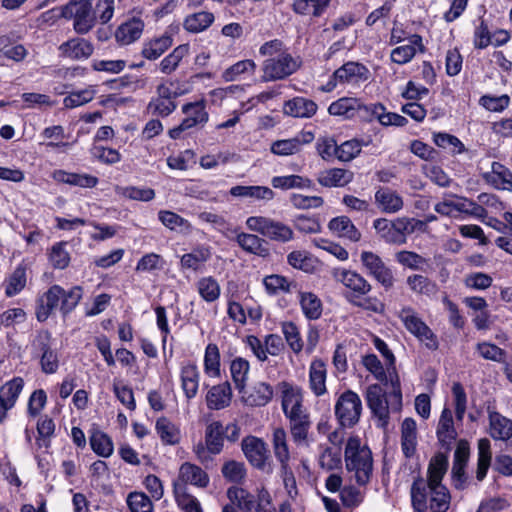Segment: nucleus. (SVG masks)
<instances>
[{"instance_id":"obj_27","label":"nucleus","mask_w":512,"mask_h":512,"mask_svg":"<svg viewBox=\"0 0 512 512\" xmlns=\"http://www.w3.org/2000/svg\"><path fill=\"white\" fill-rule=\"evenodd\" d=\"M483 178L498 190L512 192V172L499 162H493L491 171L484 173Z\"/></svg>"},{"instance_id":"obj_29","label":"nucleus","mask_w":512,"mask_h":512,"mask_svg":"<svg viewBox=\"0 0 512 512\" xmlns=\"http://www.w3.org/2000/svg\"><path fill=\"white\" fill-rule=\"evenodd\" d=\"M375 203L384 213L393 214L399 212L403 206V198L388 187H380L375 193Z\"/></svg>"},{"instance_id":"obj_62","label":"nucleus","mask_w":512,"mask_h":512,"mask_svg":"<svg viewBox=\"0 0 512 512\" xmlns=\"http://www.w3.org/2000/svg\"><path fill=\"white\" fill-rule=\"evenodd\" d=\"M175 500L178 507L184 512H200L201 505L196 497L187 492V487L176 486L174 489Z\"/></svg>"},{"instance_id":"obj_17","label":"nucleus","mask_w":512,"mask_h":512,"mask_svg":"<svg viewBox=\"0 0 512 512\" xmlns=\"http://www.w3.org/2000/svg\"><path fill=\"white\" fill-rule=\"evenodd\" d=\"M369 77V69L359 62L349 61L335 70V79L339 80L340 84L358 85L367 81Z\"/></svg>"},{"instance_id":"obj_53","label":"nucleus","mask_w":512,"mask_h":512,"mask_svg":"<svg viewBox=\"0 0 512 512\" xmlns=\"http://www.w3.org/2000/svg\"><path fill=\"white\" fill-rule=\"evenodd\" d=\"M91 449L99 456L107 458L113 454L112 439L100 430H93L89 437Z\"/></svg>"},{"instance_id":"obj_28","label":"nucleus","mask_w":512,"mask_h":512,"mask_svg":"<svg viewBox=\"0 0 512 512\" xmlns=\"http://www.w3.org/2000/svg\"><path fill=\"white\" fill-rule=\"evenodd\" d=\"M229 194L234 198L249 199L253 201H270L275 196L272 189L267 186L259 185H236L230 188Z\"/></svg>"},{"instance_id":"obj_21","label":"nucleus","mask_w":512,"mask_h":512,"mask_svg":"<svg viewBox=\"0 0 512 512\" xmlns=\"http://www.w3.org/2000/svg\"><path fill=\"white\" fill-rule=\"evenodd\" d=\"M181 389L187 400L196 397L200 383V372L195 363H184L180 368Z\"/></svg>"},{"instance_id":"obj_18","label":"nucleus","mask_w":512,"mask_h":512,"mask_svg":"<svg viewBox=\"0 0 512 512\" xmlns=\"http://www.w3.org/2000/svg\"><path fill=\"white\" fill-rule=\"evenodd\" d=\"M144 21L140 16H133L120 24L115 30V40L119 45H130L137 41L144 30Z\"/></svg>"},{"instance_id":"obj_23","label":"nucleus","mask_w":512,"mask_h":512,"mask_svg":"<svg viewBox=\"0 0 512 512\" xmlns=\"http://www.w3.org/2000/svg\"><path fill=\"white\" fill-rule=\"evenodd\" d=\"M232 388L228 381L212 386L206 394V404L210 410L228 407L232 400Z\"/></svg>"},{"instance_id":"obj_12","label":"nucleus","mask_w":512,"mask_h":512,"mask_svg":"<svg viewBox=\"0 0 512 512\" xmlns=\"http://www.w3.org/2000/svg\"><path fill=\"white\" fill-rule=\"evenodd\" d=\"M332 275L337 282L341 283L349 290V293L346 294L348 301L349 298L360 299L367 295L372 289L371 284L355 271L337 268L333 270Z\"/></svg>"},{"instance_id":"obj_13","label":"nucleus","mask_w":512,"mask_h":512,"mask_svg":"<svg viewBox=\"0 0 512 512\" xmlns=\"http://www.w3.org/2000/svg\"><path fill=\"white\" fill-rule=\"evenodd\" d=\"M360 260L367 273L386 290L393 287L395 281L393 273L377 254L371 251H363Z\"/></svg>"},{"instance_id":"obj_26","label":"nucleus","mask_w":512,"mask_h":512,"mask_svg":"<svg viewBox=\"0 0 512 512\" xmlns=\"http://www.w3.org/2000/svg\"><path fill=\"white\" fill-rule=\"evenodd\" d=\"M52 178L58 183L80 188H94L99 183L98 178L91 174L67 172L62 169L55 170L52 173Z\"/></svg>"},{"instance_id":"obj_63","label":"nucleus","mask_w":512,"mask_h":512,"mask_svg":"<svg viewBox=\"0 0 512 512\" xmlns=\"http://www.w3.org/2000/svg\"><path fill=\"white\" fill-rule=\"evenodd\" d=\"M256 67V63L253 60H241L227 68L223 72L222 77L226 82H232L237 80L241 75H253Z\"/></svg>"},{"instance_id":"obj_20","label":"nucleus","mask_w":512,"mask_h":512,"mask_svg":"<svg viewBox=\"0 0 512 512\" xmlns=\"http://www.w3.org/2000/svg\"><path fill=\"white\" fill-rule=\"evenodd\" d=\"M243 402L252 407L267 405L273 398V387L266 382H256L249 390L245 388L244 393H239Z\"/></svg>"},{"instance_id":"obj_31","label":"nucleus","mask_w":512,"mask_h":512,"mask_svg":"<svg viewBox=\"0 0 512 512\" xmlns=\"http://www.w3.org/2000/svg\"><path fill=\"white\" fill-rule=\"evenodd\" d=\"M284 113L296 118H310L317 112V104L305 97H294L284 104Z\"/></svg>"},{"instance_id":"obj_6","label":"nucleus","mask_w":512,"mask_h":512,"mask_svg":"<svg viewBox=\"0 0 512 512\" xmlns=\"http://www.w3.org/2000/svg\"><path fill=\"white\" fill-rule=\"evenodd\" d=\"M246 227L270 240L288 242L294 237L293 230L288 225L264 216H250L246 219Z\"/></svg>"},{"instance_id":"obj_3","label":"nucleus","mask_w":512,"mask_h":512,"mask_svg":"<svg viewBox=\"0 0 512 512\" xmlns=\"http://www.w3.org/2000/svg\"><path fill=\"white\" fill-rule=\"evenodd\" d=\"M412 506L417 512H446L450 506V493L444 485L427 487L423 478L414 480L411 486Z\"/></svg>"},{"instance_id":"obj_10","label":"nucleus","mask_w":512,"mask_h":512,"mask_svg":"<svg viewBox=\"0 0 512 512\" xmlns=\"http://www.w3.org/2000/svg\"><path fill=\"white\" fill-rule=\"evenodd\" d=\"M182 112L185 118L178 126L169 130V136L172 139L181 138L184 131L196 126H204L209 120L204 99L184 104Z\"/></svg>"},{"instance_id":"obj_37","label":"nucleus","mask_w":512,"mask_h":512,"mask_svg":"<svg viewBox=\"0 0 512 512\" xmlns=\"http://www.w3.org/2000/svg\"><path fill=\"white\" fill-rule=\"evenodd\" d=\"M235 240L244 251L250 254L260 257H266L269 254L265 240L255 234L241 232L237 234Z\"/></svg>"},{"instance_id":"obj_56","label":"nucleus","mask_w":512,"mask_h":512,"mask_svg":"<svg viewBox=\"0 0 512 512\" xmlns=\"http://www.w3.org/2000/svg\"><path fill=\"white\" fill-rule=\"evenodd\" d=\"M393 222L396 227L401 244L406 243L408 235L414 233L415 231L425 230V222H422V220H418L415 218L398 217L395 220H393Z\"/></svg>"},{"instance_id":"obj_16","label":"nucleus","mask_w":512,"mask_h":512,"mask_svg":"<svg viewBox=\"0 0 512 512\" xmlns=\"http://www.w3.org/2000/svg\"><path fill=\"white\" fill-rule=\"evenodd\" d=\"M436 436L439 444L446 449H450L458 437L452 410L444 407L441 411L436 427Z\"/></svg>"},{"instance_id":"obj_54","label":"nucleus","mask_w":512,"mask_h":512,"mask_svg":"<svg viewBox=\"0 0 512 512\" xmlns=\"http://www.w3.org/2000/svg\"><path fill=\"white\" fill-rule=\"evenodd\" d=\"M159 221L168 229L182 233H189L192 230L191 223L175 212L161 210L158 212Z\"/></svg>"},{"instance_id":"obj_36","label":"nucleus","mask_w":512,"mask_h":512,"mask_svg":"<svg viewBox=\"0 0 512 512\" xmlns=\"http://www.w3.org/2000/svg\"><path fill=\"white\" fill-rule=\"evenodd\" d=\"M287 262L294 269L314 273L319 268V260L304 250H294L287 255Z\"/></svg>"},{"instance_id":"obj_8","label":"nucleus","mask_w":512,"mask_h":512,"mask_svg":"<svg viewBox=\"0 0 512 512\" xmlns=\"http://www.w3.org/2000/svg\"><path fill=\"white\" fill-rule=\"evenodd\" d=\"M300 64L288 51L281 52L276 57L267 58L263 62L262 81L283 80L295 73Z\"/></svg>"},{"instance_id":"obj_9","label":"nucleus","mask_w":512,"mask_h":512,"mask_svg":"<svg viewBox=\"0 0 512 512\" xmlns=\"http://www.w3.org/2000/svg\"><path fill=\"white\" fill-rule=\"evenodd\" d=\"M281 398V408L287 419L308 415L304 407L303 389L295 384L282 381L277 385Z\"/></svg>"},{"instance_id":"obj_42","label":"nucleus","mask_w":512,"mask_h":512,"mask_svg":"<svg viewBox=\"0 0 512 512\" xmlns=\"http://www.w3.org/2000/svg\"><path fill=\"white\" fill-rule=\"evenodd\" d=\"M172 46V38L168 35L144 42L142 56L148 60H156Z\"/></svg>"},{"instance_id":"obj_32","label":"nucleus","mask_w":512,"mask_h":512,"mask_svg":"<svg viewBox=\"0 0 512 512\" xmlns=\"http://www.w3.org/2000/svg\"><path fill=\"white\" fill-rule=\"evenodd\" d=\"M327 370L321 359H313L309 366V388L317 397L327 392L326 388Z\"/></svg>"},{"instance_id":"obj_4","label":"nucleus","mask_w":512,"mask_h":512,"mask_svg":"<svg viewBox=\"0 0 512 512\" xmlns=\"http://www.w3.org/2000/svg\"><path fill=\"white\" fill-rule=\"evenodd\" d=\"M32 355L38 359L41 371L46 374H55L59 369V355L52 348L51 333L47 330L37 332L31 342Z\"/></svg>"},{"instance_id":"obj_46","label":"nucleus","mask_w":512,"mask_h":512,"mask_svg":"<svg viewBox=\"0 0 512 512\" xmlns=\"http://www.w3.org/2000/svg\"><path fill=\"white\" fill-rule=\"evenodd\" d=\"M289 420L290 433L296 445L302 446L308 444V433L311 427L309 414L301 417L291 418Z\"/></svg>"},{"instance_id":"obj_61","label":"nucleus","mask_w":512,"mask_h":512,"mask_svg":"<svg viewBox=\"0 0 512 512\" xmlns=\"http://www.w3.org/2000/svg\"><path fill=\"white\" fill-rule=\"evenodd\" d=\"M373 227L381 239L389 244L402 245L393 221L378 218L373 222Z\"/></svg>"},{"instance_id":"obj_52","label":"nucleus","mask_w":512,"mask_h":512,"mask_svg":"<svg viewBox=\"0 0 512 512\" xmlns=\"http://www.w3.org/2000/svg\"><path fill=\"white\" fill-rule=\"evenodd\" d=\"M196 289L200 297L208 303L217 301L221 294L220 285L212 276L200 278L196 282Z\"/></svg>"},{"instance_id":"obj_33","label":"nucleus","mask_w":512,"mask_h":512,"mask_svg":"<svg viewBox=\"0 0 512 512\" xmlns=\"http://www.w3.org/2000/svg\"><path fill=\"white\" fill-rule=\"evenodd\" d=\"M298 302L306 319L317 320L321 317L323 304L314 292L298 290Z\"/></svg>"},{"instance_id":"obj_59","label":"nucleus","mask_w":512,"mask_h":512,"mask_svg":"<svg viewBox=\"0 0 512 512\" xmlns=\"http://www.w3.org/2000/svg\"><path fill=\"white\" fill-rule=\"evenodd\" d=\"M26 282V268L19 265L4 282L6 296L13 297L19 294L25 288Z\"/></svg>"},{"instance_id":"obj_58","label":"nucleus","mask_w":512,"mask_h":512,"mask_svg":"<svg viewBox=\"0 0 512 512\" xmlns=\"http://www.w3.org/2000/svg\"><path fill=\"white\" fill-rule=\"evenodd\" d=\"M224 427L220 422L211 423L206 430L205 443L212 454H218L223 448Z\"/></svg>"},{"instance_id":"obj_48","label":"nucleus","mask_w":512,"mask_h":512,"mask_svg":"<svg viewBox=\"0 0 512 512\" xmlns=\"http://www.w3.org/2000/svg\"><path fill=\"white\" fill-rule=\"evenodd\" d=\"M227 496L231 502L237 504L243 512H259L255 497L243 488L230 487Z\"/></svg>"},{"instance_id":"obj_7","label":"nucleus","mask_w":512,"mask_h":512,"mask_svg":"<svg viewBox=\"0 0 512 512\" xmlns=\"http://www.w3.org/2000/svg\"><path fill=\"white\" fill-rule=\"evenodd\" d=\"M362 409L359 395L352 390H346L335 403V416L342 428H351L359 422Z\"/></svg>"},{"instance_id":"obj_57","label":"nucleus","mask_w":512,"mask_h":512,"mask_svg":"<svg viewBox=\"0 0 512 512\" xmlns=\"http://www.w3.org/2000/svg\"><path fill=\"white\" fill-rule=\"evenodd\" d=\"M281 332L289 348L295 354H299L304 348V341L298 326L292 321H285L281 323Z\"/></svg>"},{"instance_id":"obj_1","label":"nucleus","mask_w":512,"mask_h":512,"mask_svg":"<svg viewBox=\"0 0 512 512\" xmlns=\"http://www.w3.org/2000/svg\"><path fill=\"white\" fill-rule=\"evenodd\" d=\"M391 391L385 393L379 384H371L366 388L365 400L373 416L377 419V426L386 428L389 423L390 412H399L402 408V392L400 379L397 374L389 371Z\"/></svg>"},{"instance_id":"obj_47","label":"nucleus","mask_w":512,"mask_h":512,"mask_svg":"<svg viewBox=\"0 0 512 512\" xmlns=\"http://www.w3.org/2000/svg\"><path fill=\"white\" fill-rule=\"evenodd\" d=\"M189 54V45L181 44L175 47L171 53L165 56L159 63V70L166 75L172 74L179 64Z\"/></svg>"},{"instance_id":"obj_38","label":"nucleus","mask_w":512,"mask_h":512,"mask_svg":"<svg viewBox=\"0 0 512 512\" xmlns=\"http://www.w3.org/2000/svg\"><path fill=\"white\" fill-rule=\"evenodd\" d=\"M360 108V98L341 97L332 102L328 107V113L332 116H341L346 119L354 118Z\"/></svg>"},{"instance_id":"obj_22","label":"nucleus","mask_w":512,"mask_h":512,"mask_svg":"<svg viewBox=\"0 0 512 512\" xmlns=\"http://www.w3.org/2000/svg\"><path fill=\"white\" fill-rule=\"evenodd\" d=\"M242 450L248 461L257 468H263L267 459V447L263 440L249 436L242 441Z\"/></svg>"},{"instance_id":"obj_44","label":"nucleus","mask_w":512,"mask_h":512,"mask_svg":"<svg viewBox=\"0 0 512 512\" xmlns=\"http://www.w3.org/2000/svg\"><path fill=\"white\" fill-rule=\"evenodd\" d=\"M271 441L276 459L281 465L289 464L290 451L285 429L282 427L274 428Z\"/></svg>"},{"instance_id":"obj_5","label":"nucleus","mask_w":512,"mask_h":512,"mask_svg":"<svg viewBox=\"0 0 512 512\" xmlns=\"http://www.w3.org/2000/svg\"><path fill=\"white\" fill-rule=\"evenodd\" d=\"M94 0H70L62 9V15L73 21L77 34H87L95 27Z\"/></svg>"},{"instance_id":"obj_64","label":"nucleus","mask_w":512,"mask_h":512,"mask_svg":"<svg viewBox=\"0 0 512 512\" xmlns=\"http://www.w3.org/2000/svg\"><path fill=\"white\" fill-rule=\"evenodd\" d=\"M93 9L95 24L105 25L114 17L116 9L115 0H94Z\"/></svg>"},{"instance_id":"obj_40","label":"nucleus","mask_w":512,"mask_h":512,"mask_svg":"<svg viewBox=\"0 0 512 512\" xmlns=\"http://www.w3.org/2000/svg\"><path fill=\"white\" fill-rule=\"evenodd\" d=\"M250 364L242 357H236L231 361L230 374L238 393H244L248 381Z\"/></svg>"},{"instance_id":"obj_49","label":"nucleus","mask_w":512,"mask_h":512,"mask_svg":"<svg viewBox=\"0 0 512 512\" xmlns=\"http://www.w3.org/2000/svg\"><path fill=\"white\" fill-rule=\"evenodd\" d=\"M263 284L268 294L291 293L296 291L297 283L289 281L286 277L278 274L266 276Z\"/></svg>"},{"instance_id":"obj_34","label":"nucleus","mask_w":512,"mask_h":512,"mask_svg":"<svg viewBox=\"0 0 512 512\" xmlns=\"http://www.w3.org/2000/svg\"><path fill=\"white\" fill-rule=\"evenodd\" d=\"M211 247L198 245L191 252L184 254L180 259V266L185 270L198 271L211 258Z\"/></svg>"},{"instance_id":"obj_45","label":"nucleus","mask_w":512,"mask_h":512,"mask_svg":"<svg viewBox=\"0 0 512 512\" xmlns=\"http://www.w3.org/2000/svg\"><path fill=\"white\" fill-rule=\"evenodd\" d=\"M271 185L276 189L289 190V189H310L313 187V182L307 177L301 175H285L275 176L271 179Z\"/></svg>"},{"instance_id":"obj_39","label":"nucleus","mask_w":512,"mask_h":512,"mask_svg":"<svg viewBox=\"0 0 512 512\" xmlns=\"http://www.w3.org/2000/svg\"><path fill=\"white\" fill-rule=\"evenodd\" d=\"M329 229L338 237L347 238L350 241L357 242L361 238V233L346 216H340L330 220Z\"/></svg>"},{"instance_id":"obj_14","label":"nucleus","mask_w":512,"mask_h":512,"mask_svg":"<svg viewBox=\"0 0 512 512\" xmlns=\"http://www.w3.org/2000/svg\"><path fill=\"white\" fill-rule=\"evenodd\" d=\"M210 482L209 475L201 467L190 462H184L178 472L177 480L173 483L176 486L186 487L188 484L197 488H205Z\"/></svg>"},{"instance_id":"obj_30","label":"nucleus","mask_w":512,"mask_h":512,"mask_svg":"<svg viewBox=\"0 0 512 512\" xmlns=\"http://www.w3.org/2000/svg\"><path fill=\"white\" fill-rule=\"evenodd\" d=\"M489 435L494 440L507 441L512 438V420L497 411H488Z\"/></svg>"},{"instance_id":"obj_35","label":"nucleus","mask_w":512,"mask_h":512,"mask_svg":"<svg viewBox=\"0 0 512 512\" xmlns=\"http://www.w3.org/2000/svg\"><path fill=\"white\" fill-rule=\"evenodd\" d=\"M417 447V424L413 418H405L401 425V449L406 458L412 457Z\"/></svg>"},{"instance_id":"obj_43","label":"nucleus","mask_w":512,"mask_h":512,"mask_svg":"<svg viewBox=\"0 0 512 512\" xmlns=\"http://www.w3.org/2000/svg\"><path fill=\"white\" fill-rule=\"evenodd\" d=\"M448 468V458L442 453L436 454L430 460L428 466L427 487L442 485V479Z\"/></svg>"},{"instance_id":"obj_11","label":"nucleus","mask_w":512,"mask_h":512,"mask_svg":"<svg viewBox=\"0 0 512 512\" xmlns=\"http://www.w3.org/2000/svg\"><path fill=\"white\" fill-rule=\"evenodd\" d=\"M398 317L405 328L421 342H424L428 348H437L438 342L433 331L422 321L412 307L405 306L401 308Z\"/></svg>"},{"instance_id":"obj_60","label":"nucleus","mask_w":512,"mask_h":512,"mask_svg":"<svg viewBox=\"0 0 512 512\" xmlns=\"http://www.w3.org/2000/svg\"><path fill=\"white\" fill-rule=\"evenodd\" d=\"M490 441L487 438H481L478 441V465L476 477L479 481H482L487 474V471L491 463V450Z\"/></svg>"},{"instance_id":"obj_41","label":"nucleus","mask_w":512,"mask_h":512,"mask_svg":"<svg viewBox=\"0 0 512 512\" xmlns=\"http://www.w3.org/2000/svg\"><path fill=\"white\" fill-rule=\"evenodd\" d=\"M157 435L165 445H176L180 442L181 433L177 425L166 417H160L155 424Z\"/></svg>"},{"instance_id":"obj_15","label":"nucleus","mask_w":512,"mask_h":512,"mask_svg":"<svg viewBox=\"0 0 512 512\" xmlns=\"http://www.w3.org/2000/svg\"><path fill=\"white\" fill-rule=\"evenodd\" d=\"M64 289L59 285L51 286L37 300L36 318L44 322L61 305Z\"/></svg>"},{"instance_id":"obj_25","label":"nucleus","mask_w":512,"mask_h":512,"mask_svg":"<svg viewBox=\"0 0 512 512\" xmlns=\"http://www.w3.org/2000/svg\"><path fill=\"white\" fill-rule=\"evenodd\" d=\"M62 56L71 60H83L89 58L94 51L93 45L83 38H73L59 47Z\"/></svg>"},{"instance_id":"obj_50","label":"nucleus","mask_w":512,"mask_h":512,"mask_svg":"<svg viewBox=\"0 0 512 512\" xmlns=\"http://www.w3.org/2000/svg\"><path fill=\"white\" fill-rule=\"evenodd\" d=\"M22 377H14L0 387V399L11 409L15 406L23 388Z\"/></svg>"},{"instance_id":"obj_51","label":"nucleus","mask_w":512,"mask_h":512,"mask_svg":"<svg viewBox=\"0 0 512 512\" xmlns=\"http://www.w3.org/2000/svg\"><path fill=\"white\" fill-rule=\"evenodd\" d=\"M204 372L207 376L217 378L221 375L220 351L215 343H209L204 352Z\"/></svg>"},{"instance_id":"obj_19","label":"nucleus","mask_w":512,"mask_h":512,"mask_svg":"<svg viewBox=\"0 0 512 512\" xmlns=\"http://www.w3.org/2000/svg\"><path fill=\"white\" fill-rule=\"evenodd\" d=\"M314 140L312 132H302L296 137L290 139L277 140L271 145V152L279 156H289L301 151L303 145L309 144Z\"/></svg>"},{"instance_id":"obj_55","label":"nucleus","mask_w":512,"mask_h":512,"mask_svg":"<svg viewBox=\"0 0 512 512\" xmlns=\"http://www.w3.org/2000/svg\"><path fill=\"white\" fill-rule=\"evenodd\" d=\"M213 22V13L201 11L188 15L184 20V28L188 32L199 33L210 27Z\"/></svg>"},{"instance_id":"obj_24","label":"nucleus","mask_w":512,"mask_h":512,"mask_svg":"<svg viewBox=\"0 0 512 512\" xmlns=\"http://www.w3.org/2000/svg\"><path fill=\"white\" fill-rule=\"evenodd\" d=\"M352 171L343 168H329L318 173L317 182L327 188L344 187L353 181Z\"/></svg>"},{"instance_id":"obj_2","label":"nucleus","mask_w":512,"mask_h":512,"mask_svg":"<svg viewBox=\"0 0 512 512\" xmlns=\"http://www.w3.org/2000/svg\"><path fill=\"white\" fill-rule=\"evenodd\" d=\"M344 461L347 472L359 486L369 483L373 473L372 452L361 443L358 436L348 438L344 449Z\"/></svg>"}]
</instances>
